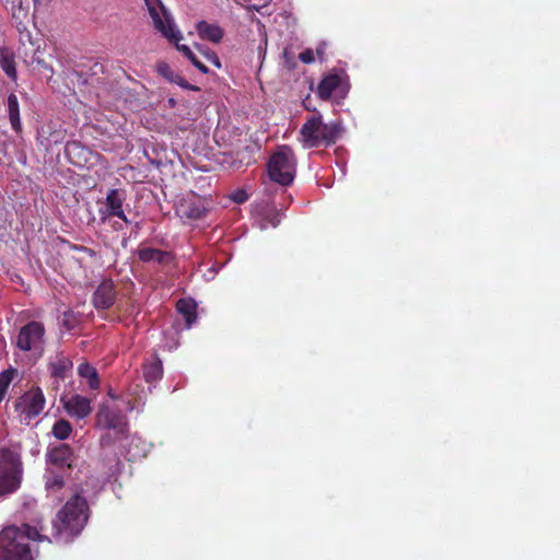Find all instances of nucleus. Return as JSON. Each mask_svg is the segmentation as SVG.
Returning a JSON list of instances; mask_svg holds the SVG:
<instances>
[{
  "label": "nucleus",
  "mask_w": 560,
  "mask_h": 560,
  "mask_svg": "<svg viewBox=\"0 0 560 560\" xmlns=\"http://www.w3.org/2000/svg\"><path fill=\"white\" fill-rule=\"evenodd\" d=\"M162 14L154 7H149L150 16L153 21L154 27L159 31L165 38L175 44V47L178 51H180L199 71L202 73H208V67L202 63L189 46L179 44V40L183 38L182 33L176 30L173 20L170 14L165 11L164 7H161Z\"/></svg>",
  "instance_id": "4"
},
{
  "label": "nucleus",
  "mask_w": 560,
  "mask_h": 560,
  "mask_svg": "<svg viewBox=\"0 0 560 560\" xmlns=\"http://www.w3.org/2000/svg\"><path fill=\"white\" fill-rule=\"evenodd\" d=\"M96 423L103 429H113L117 434L124 435L127 432V421L125 417L108 406H102L96 413Z\"/></svg>",
  "instance_id": "12"
},
{
  "label": "nucleus",
  "mask_w": 560,
  "mask_h": 560,
  "mask_svg": "<svg viewBox=\"0 0 560 560\" xmlns=\"http://www.w3.org/2000/svg\"><path fill=\"white\" fill-rule=\"evenodd\" d=\"M206 56H207L208 60L211 61L215 67H218V68L221 67L220 60L214 52L207 54Z\"/></svg>",
  "instance_id": "31"
},
{
  "label": "nucleus",
  "mask_w": 560,
  "mask_h": 560,
  "mask_svg": "<svg viewBox=\"0 0 560 560\" xmlns=\"http://www.w3.org/2000/svg\"><path fill=\"white\" fill-rule=\"evenodd\" d=\"M176 311L183 315L187 328H190L197 320V304L190 298L179 299L176 303Z\"/></svg>",
  "instance_id": "18"
},
{
  "label": "nucleus",
  "mask_w": 560,
  "mask_h": 560,
  "mask_svg": "<svg viewBox=\"0 0 560 560\" xmlns=\"http://www.w3.org/2000/svg\"><path fill=\"white\" fill-rule=\"evenodd\" d=\"M75 249L80 250V252H83V253H86L88 255H90L92 257L95 256V252L93 249H91V248L85 247V246H75Z\"/></svg>",
  "instance_id": "32"
},
{
  "label": "nucleus",
  "mask_w": 560,
  "mask_h": 560,
  "mask_svg": "<svg viewBox=\"0 0 560 560\" xmlns=\"http://www.w3.org/2000/svg\"><path fill=\"white\" fill-rule=\"evenodd\" d=\"M163 376L162 361L155 357L151 362L143 364V377L148 383H154Z\"/></svg>",
  "instance_id": "20"
},
{
  "label": "nucleus",
  "mask_w": 560,
  "mask_h": 560,
  "mask_svg": "<svg viewBox=\"0 0 560 560\" xmlns=\"http://www.w3.org/2000/svg\"><path fill=\"white\" fill-rule=\"evenodd\" d=\"M89 504L79 493L72 495L57 513L55 527L59 534L79 535L89 520Z\"/></svg>",
  "instance_id": "3"
},
{
  "label": "nucleus",
  "mask_w": 560,
  "mask_h": 560,
  "mask_svg": "<svg viewBox=\"0 0 560 560\" xmlns=\"http://www.w3.org/2000/svg\"><path fill=\"white\" fill-rule=\"evenodd\" d=\"M316 54L318 55L319 59H322V60L324 59V54H325V45L324 44L316 48Z\"/></svg>",
  "instance_id": "33"
},
{
  "label": "nucleus",
  "mask_w": 560,
  "mask_h": 560,
  "mask_svg": "<svg viewBox=\"0 0 560 560\" xmlns=\"http://www.w3.org/2000/svg\"><path fill=\"white\" fill-rule=\"evenodd\" d=\"M79 150H82V148L78 142H68L66 144V149H65L67 155H69L70 159H71V154Z\"/></svg>",
  "instance_id": "29"
},
{
  "label": "nucleus",
  "mask_w": 560,
  "mask_h": 560,
  "mask_svg": "<svg viewBox=\"0 0 560 560\" xmlns=\"http://www.w3.org/2000/svg\"><path fill=\"white\" fill-rule=\"evenodd\" d=\"M78 374L80 377L86 378L89 387L91 389L100 388V376L97 370L88 362H83L78 368Z\"/></svg>",
  "instance_id": "22"
},
{
  "label": "nucleus",
  "mask_w": 560,
  "mask_h": 560,
  "mask_svg": "<svg viewBox=\"0 0 560 560\" xmlns=\"http://www.w3.org/2000/svg\"><path fill=\"white\" fill-rule=\"evenodd\" d=\"M114 229H115V230H117V231H118V230H121V224H115V225H114Z\"/></svg>",
  "instance_id": "37"
},
{
  "label": "nucleus",
  "mask_w": 560,
  "mask_h": 560,
  "mask_svg": "<svg viewBox=\"0 0 560 560\" xmlns=\"http://www.w3.org/2000/svg\"><path fill=\"white\" fill-rule=\"evenodd\" d=\"M0 67L10 79L16 80L15 60L12 54L0 50Z\"/></svg>",
  "instance_id": "24"
},
{
  "label": "nucleus",
  "mask_w": 560,
  "mask_h": 560,
  "mask_svg": "<svg viewBox=\"0 0 560 560\" xmlns=\"http://www.w3.org/2000/svg\"><path fill=\"white\" fill-rule=\"evenodd\" d=\"M21 462L9 451H0V494L14 492L21 483Z\"/></svg>",
  "instance_id": "6"
},
{
  "label": "nucleus",
  "mask_w": 560,
  "mask_h": 560,
  "mask_svg": "<svg viewBox=\"0 0 560 560\" xmlns=\"http://www.w3.org/2000/svg\"><path fill=\"white\" fill-rule=\"evenodd\" d=\"M168 104L171 107H174L176 105V101L174 98H168Z\"/></svg>",
  "instance_id": "36"
},
{
  "label": "nucleus",
  "mask_w": 560,
  "mask_h": 560,
  "mask_svg": "<svg viewBox=\"0 0 560 560\" xmlns=\"http://www.w3.org/2000/svg\"><path fill=\"white\" fill-rule=\"evenodd\" d=\"M45 407V397L39 388L32 389L25 393L15 402V410L25 420L30 421L37 417Z\"/></svg>",
  "instance_id": "8"
},
{
  "label": "nucleus",
  "mask_w": 560,
  "mask_h": 560,
  "mask_svg": "<svg viewBox=\"0 0 560 560\" xmlns=\"http://www.w3.org/2000/svg\"><path fill=\"white\" fill-rule=\"evenodd\" d=\"M71 368L72 362L67 358H58L56 361L49 364L51 376L60 380L66 377Z\"/></svg>",
  "instance_id": "23"
},
{
  "label": "nucleus",
  "mask_w": 560,
  "mask_h": 560,
  "mask_svg": "<svg viewBox=\"0 0 560 560\" xmlns=\"http://www.w3.org/2000/svg\"><path fill=\"white\" fill-rule=\"evenodd\" d=\"M117 292L112 279H104L92 295V304L96 310H108L116 301Z\"/></svg>",
  "instance_id": "13"
},
{
  "label": "nucleus",
  "mask_w": 560,
  "mask_h": 560,
  "mask_svg": "<svg viewBox=\"0 0 560 560\" xmlns=\"http://www.w3.org/2000/svg\"><path fill=\"white\" fill-rule=\"evenodd\" d=\"M196 28H197L198 35L202 39H207V40H210L215 44L220 43L224 35L223 30L219 25L211 24L206 21L198 22Z\"/></svg>",
  "instance_id": "19"
},
{
  "label": "nucleus",
  "mask_w": 560,
  "mask_h": 560,
  "mask_svg": "<svg viewBox=\"0 0 560 560\" xmlns=\"http://www.w3.org/2000/svg\"><path fill=\"white\" fill-rule=\"evenodd\" d=\"M270 179L279 185L289 186L296 172V158L289 145L280 147L273 152L267 163Z\"/></svg>",
  "instance_id": "5"
},
{
  "label": "nucleus",
  "mask_w": 560,
  "mask_h": 560,
  "mask_svg": "<svg viewBox=\"0 0 560 560\" xmlns=\"http://www.w3.org/2000/svg\"><path fill=\"white\" fill-rule=\"evenodd\" d=\"M37 63H38L39 66H42L45 70H49V71H51V70H52V69H51V67H50V66H48L44 60L37 59Z\"/></svg>",
  "instance_id": "34"
},
{
  "label": "nucleus",
  "mask_w": 560,
  "mask_h": 560,
  "mask_svg": "<svg viewBox=\"0 0 560 560\" xmlns=\"http://www.w3.org/2000/svg\"><path fill=\"white\" fill-rule=\"evenodd\" d=\"M349 91L348 75L341 69L334 70L323 77L316 93L323 101L343 100Z\"/></svg>",
  "instance_id": "7"
},
{
  "label": "nucleus",
  "mask_w": 560,
  "mask_h": 560,
  "mask_svg": "<svg viewBox=\"0 0 560 560\" xmlns=\"http://www.w3.org/2000/svg\"><path fill=\"white\" fill-rule=\"evenodd\" d=\"M248 199V195L245 190H237L233 195V200L236 203H243Z\"/></svg>",
  "instance_id": "30"
},
{
  "label": "nucleus",
  "mask_w": 560,
  "mask_h": 560,
  "mask_svg": "<svg viewBox=\"0 0 560 560\" xmlns=\"http://www.w3.org/2000/svg\"><path fill=\"white\" fill-rule=\"evenodd\" d=\"M46 462L47 465L56 468L57 470H71L75 462V456L72 447L69 444L62 443L48 448Z\"/></svg>",
  "instance_id": "11"
},
{
  "label": "nucleus",
  "mask_w": 560,
  "mask_h": 560,
  "mask_svg": "<svg viewBox=\"0 0 560 560\" xmlns=\"http://www.w3.org/2000/svg\"><path fill=\"white\" fill-rule=\"evenodd\" d=\"M45 328L39 322H30L19 332L16 345L23 351L40 348L44 343Z\"/></svg>",
  "instance_id": "10"
},
{
  "label": "nucleus",
  "mask_w": 560,
  "mask_h": 560,
  "mask_svg": "<svg viewBox=\"0 0 560 560\" xmlns=\"http://www.w3.org/2000/svg\"><path fill=\"white\" fill-rule=\"evenodd\" d=\"M156 71L161 77L166 79L168 82L175 83V84L179 85L180 88H183L184 90H189V91H199L200 90V88H198L194 84H190L187 80H185V78L182 74H179L178 72H175L171 68V66L165 61L158 62Z\"/></svg>",
  "instance_id": "16"
},
{
  "label": "nucleus",
  "mask_w": 560,
  "mask_h": 560,
  "mask_svg": "<svg viewBox=\"0 0 560 560\" xmlns=\"http://www.w3.org/2000/svg\"><path fill=\"white\" fill-rule=\"evenodd\" d=\"M138 257L143 262L154 261L161 265H167L172 260L171 253L152 247L140 248Z\"/></svg>",
  "instance_id": "17"
},
{
  "label": "nucleus",
  "mask_w": 560,
  "mask_h": 560,
  "mask_svg": "<svg viewBox=\"0 0 560 560\" xmlns=\"http://www.w3.org/2000/svg\"><path fill=\"white\" fill-rule=\"evenodd\" d=\"M299 58L304 63H312L315 60L314 52L312 49H306L299 55Z\"/></svg>",
  "instance_id": "28"
},
{
  "label": "nucleus",
  "mask_w": 560,
  "mask_h": 560,
  "mask_svg": "<svg viewBox=\"0 0 560 560\" xmlns=\"http://www.w3.org/2000/svg\"><path fill=\"white\" fill-rule=\"evenodd\" d=\"M38 538L37 529L27 524L4 527L0 533V560H33L30 541Z\"/></svg>",
  "instance_id": "1"
},
{
  "label": "nucleus",
  "mask_w": 560,
  "mask_h": 560,
  "mask_svg": "<svg viewBox=\"0 0 560 560\" xmlns=\"http://www.w3.org/2000/svg\"><path fill=\"white\" fill-rule=\"evenodd\" d=\"M16 373L14 369H8L0 373V402L3 400L10 383Z\"/></svg>",
  "instance_id": "26"
},
{
  "label": "nucleus",
  "mask_w": 560,
  "mask_h": 560,
  "mask_svg": "<svg viewBox=\"0 0 560 560\" xmlns=\"http://www.w3.org/2000/svg\"><path fill=\"white\" fill-rule=\"evenodd\" d=\"M343 128L339 121L324 122L320 115L308 117L300 129V142L305 149L331 147L341 137Z\"/></svg>",
  "instance_id": "2"
},
{
  "label": "nucleus",
  "mask_w": 560,
  "mask_h": 560,
  "mask_svg": "<svg viewBox=\"0 0 560 560\" xmlns=\"http://www.w3.org/2000/svg\"><path fill=\"white\" fill-rule=\"evenodd\" d=\"M208 211L206 199L196 194L183 197L176 205V213L182 219L200 220Z\"/></svg>",
  "instance_id": "9"
},
{
  "label": "nucleus",
  "mask_w": 560,
  "mask_h": 560,
  "mask_svg": "<svg viewBox=\"0 0 560 560\" xmlns=\"http://www.w3.org/2000/svg\"><path fill=\"white\" fill-rule=\"evenodd\" d=\"M33 1H34V3H37L39 0H33Z\"/></svg>",
  "instance_id": "38"
},
{
  "label": "nucleus",
  "mask_w": 560,
  "mask_h": 560,
  "mask_svg": "<svg viewBox=\"0 0 560 560\" xmlns=\"http://www.w3.org/2000/svg\"><path fill=\"white\" fill-rule=\"evenodd\" d=\"M63 408L69 416L78 419H84L92 411L91 400L88 397H84L79 394H74L71 397H69L65 401Z\"/></svg>",
  "instance_id": "15"
},
{
  "label": "nucleus",
  "mask_w": 560,
  "mask_h": 560,
  "mask_svg": "<svg viewBox=\"0 0 560 560\" xmlns=\"http://www.w3.org/2000/svg\"><path fill=\"white\" fill-rule=\"evenodd\" d=\"M65 486V478L61 474L50 470L46 477V488L49 490H60Z\"/></svg>",
  "instance_id": "27"
},
{
  "label": "nucleus",
  "mask_w": 560,
  "mask_h": 560,
  "mask_svg": "<svg viewBox=\"0 0 560 560\" xmlns=\"http://www.w3.org/2000/svg\"><path fill=\"white\" fill-rule=\"evenodd\" d=\"M72 430L73 428L68 420L59 419L54 423L51 433L56 439L63 441L71 435Z\"/></svg>",
  "instance_id": "25"
},
{
  "label": "nucleus",
  "mask_w": 560,
  "mask_h": 560,
  "mask_svg": "<svg viewBox=\"0 0 560 560\" xmlns=\"http://www.w3.org/2000/svg\"><path fill=\"white\" fill-rule=\"evenodd\" d=\"M8 114L12 129L16 132H20L22 130L20 106L18 96L14 93H11L8 96Z\"/></svg>",
  "instance_id": "21"
},
{
  "label": "nucleus",
  "mask_w": 560,
  "mask_h": 560,
  "mask_svg": "<svg viewBox=\"0 0 560 560\" xmlns=\"http://www.w3.org/2000/svg\"><path fill=\"white\" fill-rule=\"evenodd\" d=\"M125 200L126 191L124 189H109L105 198V210H101V220L104 222L110 217H122Z\"/></svg>",
  "instance_id": "14"
},
{
  "label": "nucleus",
  "mask_w": 560,
  "mask_h": 560,
  "mask_svg": "<svg viewBox=\"0 0 560 560\" xmlns=\"http://www.w3.org/2000/svg\"><path fill=\"white\" fill-rule=\"evenodd\" d=\"M119 219H121L126 224H130V220L126 217V214L124 213L122 217H118Z\"/></svg>",
  "instance_id": "35"
}]
</instances>
